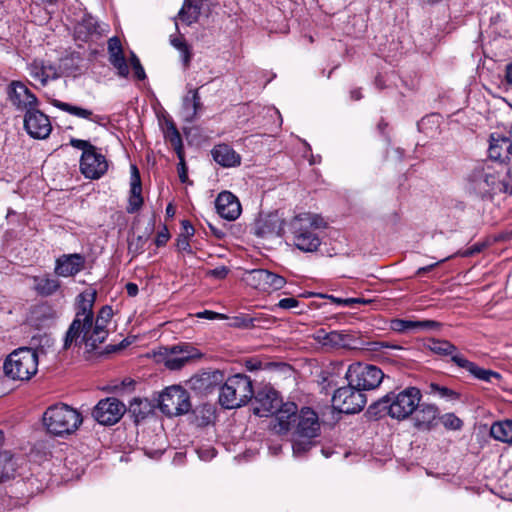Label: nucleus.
Here are the masks:
<instances>
[{"label": "nucleus", "instance_id": "nucleus-1", "mask_svg": "<svg viewBox=\"0 0 512 512\" xmlns=\"http://www.w3.org/2000/svg\"><path fill=\"white\" fill-rule=\"evenodd\" d=\"M95 293L84 292L78 296V309L74 320L70 324L64 338V349L72 344H84L87 353L96 350L108 336L107 325L113 316L110 306H104L93 320V303Z\"/></svg>", "mask_w": 512, "mask_h": 512}, {"label": "nucleus", "instance_id": "nucleus-2", "mask_svg": "<svg viewBox=\"0 0 512 512\" xmlns=\"http://www.w3.org/2000/svg\"><path fill=\"white\" fill-rule=\"evenodd\" d=\"M465 191L482 200H491L501 193L512 194V166L491 161L475 163L465 176Z\"/></svg>", "mask_w": 512, "mask_h": 512}, {"label": "nucleus", "instance_id": "nucleus-3", "mask_svg": "<svg viewBox=\"0 0 512 512\" xmlns=\"http://www.w3.org/2000/svg\"><path fill=\"white\" fill-rule=\"evenodd\" d=\"M422 395L418 388L408 387L400 392H390L368 409L369 413L381 416L387 413L391 418L404 420L419 406Z\"/></svg>", "mask_w": 512, "mask_h": 512}, {"label": "nucleus", "instance_id": "nucleus-4", "mask_svg": "<svg viewBox=\"0 0 512 512\" xmlns=\"http://www.w3.org/2000/svg\"><path fill=\"white\" fill-rule=\"evenodd\" d=\"M294 245L303 252H314L321 245L319 231L326 228L324 219L311 213L294 217L290 223Z\"/></svg>", "mask_w": 512, "mask_h": 512}, {"label": "nucleus", "instance_id": "nucleus-5", "mask_svg": "<svg viewBox=\"0 0 512 512\" xmlns=\"http://www.w3.org/2000/svg\"><path fill=\"white\" fill-rule=\"evenodd\" d=\"M82 422L81 413L63 403L48 407L43 414V425L54 436L73 434Z\"/></svg>", "mask_w": 512, "mask_h": 512}, {"label": "nucleus", "instance_id": "nucleus-6", "mask_svg": "<svg viewBox=\"0 0 512 512\" xmlns=\"http://www.w3.org/2000/svg\"><path fill=\"white\" fill-rule=\"evenodd\" d=\"M253 394L251 379L244 374H235L222 383L219 403L226 409L238 408L247 404Z\"/></svg>", "mask_w": 512, "mask_h": 512}, {"label": "nucleus", "instance_id": "nucleus-7", "mask_svg": "<svg viewBox=\"0 0 512 512\" xmlns=\"http://www.w3.org/2000/svg\"><path fill=\"white\" fill-rule=\"evenodd\" d=\"M3 368L13 380H29L38 371L37 352L28 347L18 348L7 357Z\"/></svg>", "mask_w": 512, "mask_h": 512}, {"label": "nucleus", "instance_id": "nucleus-8", "mask_svg": "<svg viewBox=\"0 0 512 512\" xmlns=\"http://www.w3.org/2000/svg\"><path fill=\"white\" fill-rule=\"evenodd\" d=\"M345 377L349 385L363 392L377 388L384 378V373L377 366L356 362L349 365Z\"/></svg>", "mask_w": 512, "mask_h": 512}, {"label": "nucleus", "instance_id": "nucleus-9", "mask_svg": "<svg viewBox=\"0 0 512 512\" xmlns=\"http://www.w3.org/2000/svg\"><path fill=\"white\" fill-rule=\"evenodd\" d=\"M159 408L167 416H179L191 408L188 392L180 386L166 388L159 396Z\"/></svg>", "mask_w": 512, "mask_h": 512}, {"label": "nucleus", "instance_id": "nucleus-10", "mask_svg": "<svg viewBox=\"0 0 512 512\" xmlns=\"http://www.w3.org/2000/svg\"><path fill=\"white\" fill-rule=\"evenodd\" d=\"M367 402L366 395L352 385L338 388L332 397L334 409L341 413L354 414L360 412Z\"/></svg>", "mask_w": 512, "mask_h": 512}, {"label": "nucleus", "instance_id": "nucleus-11", "mask_svg": "<svg viewBox=\"0 0 512 512\" xmlns=\"http://www.w3.org/2000/svg\"><path fill=\"white\" fill-rule=\"evenodd\" d=\"M243 279L247 285L263 292L280 290L286 284V279L284 277L266 269H253L247 271Z\"/></svg>", "mask_w": 512, "mask_h": 512}, {"label": "nucleus", "instance_id": "nucleus-12", "mask_svg": "<svg viewBox=\"0 0 512 512\" xmlns=\"http://www.w3.org/2000/svg\"><path fill=\"white\" fill-rule=\"evenodd\" d=\"M126 406L117 398L100 400L92 411L93 418L101 425H114L124 415Z\"/></svg>", "mask_w": 512, "mask_h": 512}, {"label": "nucleus", "instance_id": "nucleus-13", "mask_svg": "<svg viewBox=\"0 0 512 512\" xmlns=\"http://www.w3.org/2000/svg\"><path fill=\"white\" fill-rule=\"evenodd\" d=\"M24 128L34 139H46L52 131L49 117L36 107L26 111Z\"/></svg>", "mask_w": 512, "mask_h": 512}, {"label": "nucleus", "instance_id": "nucleus-14", "mask_svg": "<svg viewBox=\"0 0 512 512\" xmlns=\"http://www.w3.org/2000/svg\"><path fill=\"white\" fill-rule=\"evenodd\" d=\"M108 170V162L103 154L97 151V148L90 152L82 153L80 159V171L89 179H99Z\"/></svg>", "mask_w": 512, "mask_h": 512}, {"label": "nucleus", "instance_id": "nucleus-15", "mask_svg": "<svg viewBox=\"0 0 512 512\" xmlns=\"http://www.w3.org/2000/svg\"><path fill=\"white\" fill-rule=\"evenodd\" d=\"M281 404L282 399L278 393L270 387H264L254 396L253 413L259 417H267L274 414Z\"/></svg>", "mask_w": 512, "mask_h": 512}, {"label": "nucleus", "instance_id": "nucleus-16", "mask_svg": "<svg viewBox=\"0 0 512 512\" xmlns=\"http://www.w3.org/2000/svg\"><path fill=\"white\" fill-rule=\"evenodd\" d=\"M314 339L327 349H357V340L350 334L340 331L319 329L314 333Z\"/></svg>", "mask_w": 512, "mask_h": 512}, {"label": "nucleus", "instance_id": "nucleus-17", "mask_svg": "<svg viewBox=\"0 0 512 512\" xmlns=\"http://www.w3.org/2000/svg\"><path fill=\"white\" fill-rule=\"evenodd\" d=\"M11 104L21 111H28L38 105L37 97L21 81H12L7 87Z\"/></svg>", "mask_w": 512, "mask_h": 512}, {"label": "nucleus", "instance_id": "nucleus-18", "mask_svg": "<svg viewBox=\"0 0 512 512\" xmlns=\"http://www.w3.org/2000/svg\"><path fill=\"white\" fill-rule=\"evenodd\" d=\"M274 414L273 429L276 433L285 434L292 429L295 430L299 414L298 407L295 403H282Z\"/></svg>", "mask_w": 512, "mask_h": 512}, {"label": "nucleus", "instance_id": "nucleus-19", "mask_svg": "<svg viewBox=\"0 0 512 512\" xmlns=\"http://www.w3.org/2000/svg\"><path fill=\"white\" fill-rule=\"evenodd\" d=\"M320 423L315 411L302 408L298 414L294 433L298 438H315L319 435Z\"/></svg>", "mask_w": 512, "mask_h": 512}, {"label": "nucleus", "instance_id": "nucleus-20", "mask_svg": "<svg viewBox=\"0 0 512 512\" xmlns=\"http://www.w3.org/2000/svg\"><path fill=\"white\" fill-rule=\"evenodd\" d=\"M413 414L414 426L419 431H431L439 423V409L434 404L419 403Z\"/></svg>", "mask_w": 512, "mask_h": 512}, {"label": "nucleus", "instance_id": "nucleus-21", "mask_svg": "<svg viewBox=\"0 0 512 512\" xmlns=\"http://www.w3.org/2000/svg\"><path fill=\"white\" fill-rule=\"evenodd\" d=\"M489 161L494 164H502L512 159V141L509 137L492 133L488 149Z\"/></svg>", "mask_w": 512, "mask_h": 512}, {"label": "nucleus", "instance_id": "nucleus-22", "mask_svg": "<svg viewBox=\"0 0 512 512\" xmlns=\"http://www.w3.org/2000/svg\"><path fill=\"white\" fill-rule=\"evenodd\" d=\"M101 34L102 30L97 20L90 15L84 16L74 27V39L79 46L96 41Z\"/></svg>", "mask_w": 512, "mask_h": 512}, {"label": "nucleus", "instance_id": "nucleus-23", "mask_svg": "<svg viewBox=\"0 0 512 512\" xmlns=\"http://www.w3.org/2000/svg\"><path fill=\"white\" fill-rule=\"evenodd\" d=\"M215 206L217 213L228 221L236 220L242 212L238 198L229 191H223L217 196Z\"/></svg>", "mask_w": 512, "mask_h": 512}, {"label": "nucleus", "instance_id": "nucleus-24", "mask_svg": "<svg viewBox=\"0 0 512 512\" xmlns=\"http://www.w3.org/2000/svg\"><path fill=\"white\" fill-rule=\"evenodd\" d=\"M255 235L268 238L282 236L284 233V221L277 213H271L260 217L255 223Z\"/></svg>", "mask_w": 512, "mask_h": 512}, {"label": "nucleus", "instance_id": "nucleus-25", "mask_svg": "<svg viewBox=\"0 0 512 512\" xmlns=\"http://www.w3.org/2000/svg\"><path fill=\"white\" fill-rule=\"evenodd\" d=\"M27 69L30 77L38 82L41 87H45L49 81L60 77L58 68L43 60H34L28 65Z\"/></svg>", "mask_w": 512, "mask_h": 512}, {"label": "nucleus", "instance_id": "nucleus-26", "mask_svg": "<svg viewBox=\"0 0 512 512\" xmlns=\"http://www.w3.org/2000/svg\"><path fill=\"white\" fill-rule=\"evenodd\" d=\"M224 382V374L220 370L204 371L193 376L190 380L194 390L200 393H211L215 388L221 387Z\"/></svg>", "mask_w": 512, "mask_h": 512}, {"label": "nucleus", "instance_id": "nucleus-27", "mask_svg": "<svg viewBox=\"0 0 512 512\" xmlns=\"http://www.w3.org/2000/svg\"><path fill=\"white\" fill-rule=\"evenodd\" d=\"M84 266L83 255L78 253L62 255L56 260L55 273L61 277H70L82 271Z\"/></svg>", "mask_w": 512, "mask_h": 512}, {"label": "nucleus", "instance_id": "nucleus-28", "mask_svg": "<svg viewBox=\"0 0 512 512\" xmlns=\"http://www.w3.org/2000/svg\"><path fill=\"white\" fill-rule=\"evenodd\" d=\"M109 62L117 69L118 75L127 77L129 67L123 54L121 41L118 37H112L108 40Z\"/></svg>", "mask_w": 512, "mask_h": 512}, {"label": "nucleus", "instance_id": "nucleus-29", "mask_svg": "<svg viewBox=\"0 0 512 512\" xmlns=\"http://www.w3.org/2000/svg\"><path fill=\"white\" fill-rule=\"evenodd\" d=\"M214 161L224 168L237 167L241 164V156L228 144L215 145L211 150Z\"/></svg>", "mask_w": 512, "mask_h": 512}, {"label": "nucleus", "instance_id": "nucleus-30", "mask_svg": "<svg viewBox=\"0 0 512 512\" xmlns=\"http://www.w3.org/2000/svg\"><path fill=\"white\" fill-rule=\"evenodd\" d=\"M455 364L458 367L467 370L475 378L485 382H492L493 379L501 378V375L498 372H495L490 369L481 368L474 362H471L468 359H466L465 357H456Z\"/></svg>", "mask_w": 512, "mask_h": 512}, {"label": "nucleus", "instance_id": "nucleus-31", "mask_svg": "<svg viewBox=\"0 0 512 512\" xmlns=\"http://www.w3.org/2000/svg\"><path fill=\"white\" fill-rule=\"evenodd\" d=\"M202 109V103L198 89H190L182 101V114L186 122L192 123L196 120L199 111Z\"/></svg>", "mask_w": 512, "mask_h": 512}, {"label": "nucleus", "instance_id": "nucleus-32", "mask_svg": "<svg viewBox=\"0 0 512 512\" xmlns=\"http://www.w3.org/2000/svg\"><path fill=\"white\" fill-rule=\"evenodd\" d=\"M16 458L9 451L0 452V482H4L14 478L19 463Z\"/></svg>", "mask_w": 512, "mask_h": 512}, {"label": "nucleus", "instance_id": "nucleus-33", "mask_svg": "<svg viewBox=\"0 0 512 512\" xmlns=\"http://www.w3.org/2000/svg\"><path fill=\"white\" fill-rule=\"evenodd\" d=\"M202 8V0H185L178 13V19L186 25L197 22Z\"/></svg>", "mask_w": 512, "mask_h": 512}, {"label": "nucleus", "instance_id": "nucleus-34", "mask_svg": "<svg viewBox=\"0 0 512 512\" xmlns=\"http://www.w3.org/2000/svg\"><path fill=\"white\" fill-rule=\"evenodd\" d=\"M427 348L438 355L441 356H451V361L455 364L456 357H463L459 352L457 347L447 340L441 339H429L427 343Z\"/></svg>", "mask_w": 512, "mask_h": 512}, {"label": "nucleus", "instance_id": "nucleus-35", "mask_svg": "<svg viewBox=\"0 0 512 512\" xmlns=\"http://www.w3.org/2000/svg\"><path fill=\"white\" fill-rule=\"evenodd\" d=\"M54 106L60 109L61 111L69 113L70 115L76 116L78 118L87 119L94 123H101V121L103 120L102 116L94 115V113L89 109L75 106L66 102L55 101Z\"/></svg>", "mask_w": 512, "mask_h": 512}, {"label": "nucleus", "instance_id": "nucleus-36", "mask_svg": "<svg viewBox=\"0 0 512 512\" xmlns=\"http://www.w3.org/2000/svg\"><path fill=\"white\" fill-rule=\"evenodd\" d=\"M490 435L497 441L512 445V420L506 419L493 423Z\"/></svg>", "mask_w": 512, "mask_h": 512}, {"label": "nucleus", "instance_id": "nucleus-37", "mask_svg": "<svg viewBox=\"0 0 512 512\" xmlns=\"http://www.w3.org/2000/svg\"><path fill=\"white\" fill-rule=\"evenodd\" d=\"M33 281L35 290L42 296H49L55 293L60 287V282L58 279L47 275L35 276Z\"/></svg>", "mask_w": 512, "mask_h": 512}, {"label": "nucleus", "instance_id": "nucleus-38", "mask_svg": "<svg viewBox=\"0 0 512 512\" xmlns=\"http://www.w3.org/2000/svg\"><path fill=\"white\" fill-rule=\"evenodd\" d=\"M186 354L182 356H178V354H172L166 360V366L171 370L180 369L187 363L190 359L198 358L201 354L194 347H186Z\"/></svg>", "mask_w": 512, "mask_h": 512}, {"label": "nucleus", "instance_id": "nucleus-39", "mask_svg": "<svg viewBox=\"0 0 512 512\" xmlns=\"http://www.w3.org/2000/svg\"><path fill=\"white\" fill-rule=\"evenodd\" d=\"M164 137L171 144L176 154L184 153L181 135L173 122L167 123Z\"/></svg>", "mask_w": 512, "mask_h": 512}, {"label": "nucleus", "instance_id": "nucleus-40", "mask_svg": "<svg viewBox=\"0 0 512 512\" xmlns=\"http://www.w3.org/2000/svg\"><path fill=\"white\" fill-rule=\"evenodd\" d=\"M149 411V403L147 400L134 398L129 405V412L132 413L136 420L144 419Z\"/></svg>", "mask_w": 512, "mask_h": 512}, {"label": "nucleus", "instance_id": "nucleus-41", "mask_svg": "<svg viewBox=\"0 0 512 512\" xmlns=\"http://www.w3.org/2000/svg\"><path fill=\"white\" fill-rule=\"evenodd\" d=\"M313 438H299L295 439L292 444L293 455L299 457L309 451L313 446Z\"/></svg>", "mask_w": 512, "mask_h": 512}, {"label": "nucleus", "instance_id": "nucleus-42", "mask_svg": "<svg viewBox=\"0 0 512 512\" xmlns=\"http://www.w3.org/2000/svg\"><path fill=\"white\" fill-rule=\"evenodd\" d=\"M439 421L444 425L446 429L449 430H459L463 425L462 420L458 418L454 413H446L442 416H439Z\"/></svg>", "mask_w": 512, "mask_h": 512}, {"label": "nucleus", "instance_id": "nucleus-43", "mask_svg": "<svg viewBox=\"0 0 512 512\" xmlns=\"http://www.w3.org/2000/svg\"><path fill=\"white\" fill-rule=\"evenodd\" d=\"M392 330L396 332H406L408 330H418V321L395 319L391 322Z\"/></svg>", "mask_w": 512, "mask_h": 512}, {"label": "nucleus", "instance_id": "nucleus-44", "mask_svg": "<svg viewBox=\"0 0 512 512\" xmlns=\"http://www.w3.org/2000/svg\"><path fill=\"white\" fill-rule=\"evenodd\" d=\"M321 297H323V295H321ZM324 298H327V299L331 300L333 303H336L338 305L347 306V307H352L354 304H365V303H367V301L364 300L363 298H346V299H342V298L335 297L333 295H325Z\"/></svg>", "mask_w": 512, "mask_h": 512}, {"label": "nucleus", "instance_id": "nucleus-45", "mask_svg": "<svg viewBox=\"0 0 512 512\" xmlns=\"http://www.w3.org/2000/svg\"><path fill=\"white\" fill-rule=\"evenodd\" d=\"M366 349L369 351L377 352L382 351L384 349L401 350L402 348L398 345L391 344L385 341H372L367 343Z\"/></svg>", "mask_w": 512, "mask_h": 512}, {"label": "nucleus", "instance_id": "nucleus-46", "mask_svg": "<svg viewBox=\"0 0 512 512\" xmlns=\"http://www.w3.org/2000/svg\"><path fill=\"white\" fill-rule=\"evenodd\" d=\"M130 64L134 71V76L137 80H144L146 78V74L144 68L142 67L139 58L131 52Z\"/></svg>", "mask_w": 512, "mask_h": 512}, {"label": "nucleus", "instance_id": "nucleus-47", "mask_svg": "<svg viewBox=\"0 0 512 512\" xmlns=\"http://www.w3.org/2000/svg\"><path fill=\"white\" fill-rule=\"evenodd\" d=\"M431 389L434 393L438 394L441 398H447V399H457L459 396L458 394L444 386H439L437 384H432Z\"/></svg>", "mask_w": 512, "mask_h": 512}, {"label": "nucleus", "instance_id": "nucleus-48", "mask_svg": "<svg viewBox=\"0 0 512 512\" xmlns=\"http://www.w3.org/2000/svg\"><path fill=\"white\" fill-rule=\"evenodd\" d=\"M132 171H133V178H132V182H131L130 195L131 196H142L141 195L142 188H141L140 176H139L136 166H132Z\"/></svg>", "mask_w": 512, "mask_h": 512}, {"label": "nucleus", "instance_id": "nucleus-49", "mask_svg": "<svg viewBox=\"0 0 512 512\" xmlns=\"http://www.w3.org/2000/svg\"><path fill=\"white\" fill-rule=\"evenodd\" d=\"M229 325L234 328H249L253 326V319L248 316H236L231 319Z\"/></svg>", "mask_w": 512, "mask_h": 512}, {"label": "nucleus", "instance_id": "nucleus-50", "mask_svg": "<svg viewBox=\"0 0 512 512\" xmlns=\"http://www.w3.org/2000/svg\"><path fill=\"white\" fill-rule=\"evenodd\" d=\"M70 145L73 146L74 148L82 150V153L90 152V150L94 149V147H95L90 142H88L86 140L75 139V138H72L70 140Z\"/></svg>", "mask_w": 512, "mask_h": 512}, {"label": "nucleus", "instance_id": "nucleus-51", "mask_svg": "<svg viewBox=\"0 0 512 512\" xmlns=\"http://www.w3.org/2000/svg\"><path fill=\"white\" fill-rule=\"evenodd\" d=\"M179 158V164H178V174L179 179L182 183H185L188 180V173H187V166L184 159V153L177 154Z\"/></svg>", "mask_w": 512, "mask_h": 512}, {"label": "nucleus", "instance_id": "nucleus-52", "mask_svg": "<svg viewBox=\"0 0 512 512\" xmlns=\"http://www.w3.org/2000/svg\"><path fill=\"white\" fill-rule=\"evenodd\" d=\"M144 239L141 236H138L135 240L129 242L128 250L133 255H137L143 250Z\"/></svg>", "mask_w": 512, "mask_h": 512}, {"label": "nucleus", "instance_id": "nucleus-53", "mask_svg": "<svg viewBox=\"0 0 512 512\" xmlns=\"http://www.w3.org/2000/svg\"><path fill=\"white\" fill-rule=\"evenodd\" d=\"M442 324L434 320L418 321V330H439Z\"/></svg>", "mask_w": 512, "mask_h": 512}, {"label": "nucleus", "instance_id": "nucleus-54", "mask_svg": "<svg viewBox=\"0 0 512 512\" xmlns=\"http://www.w3.org/2000/svg\"><path fill=\"white\" fill-rule=\"evenodd\" d=\"M277 306L281 309L290 310L299 306V301L293 297L281 299Z\"/></svg>", "mask_w": 512, "mask_h": 512}, {"label": "nucleus", "instance_id": "nucleus-55", "mask_svg": "<svg viewBox=\"0 0 512 512\" xmlns=\"http://www.w3.org/2000/svg\"><path fill=\"white\" fill-rule=\"evenodd\" d=\"M142 204H143L142 196H131L130 195V197H129V206L127 208V211L129 213H134L137 210H139V208L142 206Z\"/></svg>", "mask_w": 512, "mask_h": 512}, {"label": "nucleus", "instance_id": "nucleus-56", "mask_svg": "<svg viewBox=\"0 0 512 512\" xmlns=\"http://www.w3.org/2000/svg\"><path fill=\"white\" fill-rule=\"evenodd\" d=\"M198 318H205L209 320H215V319H227V316L221 313H217L210 310H204L202 312H198L196 314Z\"/></svg>", "mask_w": 512, "mask_h": 512}, {"label": "nucleus", "instance_id": "nucleus-57", "mask_svg": "<svg viewBox=\"0 0 512 512\" xmlns=\"http://www.w3.org/2000/svg\"><path fill=\"white\" fill-rule=\"evenodd\" d=\"M229 273V269L226 266H219L207 272L208 276H212L217 279H224Z\"/></svg>", "mask_w": 512, "mask_h": 512}, {"label": "nucleus", "instance_id": "nucleus-58", "mask_svg": "<svg viewBox=\"0 0 512 512\" xmlns=\"http://www.w3.org/2000/svg\"><path fill=\"white\" fill-rule=\"evenodd\" d=\"M181 229H182V232L179 236L187 237L188 239H190L195 233L194 227L188 220L182 221Z\"/></svg>", "mask_w": 512, "mask_h": 512}, {"label": "nucleus", "instance_id": "nucleus-59", "mask_svg": "<svg viewBox=\"0 0 512 512\" xmlns=\"http://www.w3.org/2000/svg\"><path fill=\"white\" fill-rule=\"evenodd\" d=\"M177 248L181 252H187L189 254L192 253L190 242H189V239L187 237L178 236Z\"/></svg>", "mask_w": 512, "mask_h": 512}, {"label": "nucleus", "instance_id": "nucleus-60", "mask_svg": "<svg viewBox=\"0 0 512 512\" xmlns=\"http://www.w3.org/2000/svg\"><path fill=\"white\" fill-rule=\"evenodd\" d=\"M169 232H168V229L166 227H164L161 231H159L157 233V236H156V239H155V243L158 247L160 246H163L167 243V241L169 240Z\"/></svg>", "mask_w": 512, "mask_h": 512}, {"label": "nucleus", "instance_id": "nucleus-61", "mask_svg": "<svg viewBox=\"0 0 512 512\" xmlns=\"http://www.w3.org/2000/svg\"><path fill=\"white\" fill-rule=\"evenodd\" d=\"M198 455L201 460L209 461L213 459L216 455V451L214 448L208 447L198 450Z\"/></svg>", "mask_w": 512, "mask_h": 512}, {"label": "nucleus", "instance_id": "nucleus-62", "mask_svg": "<svg viewBox=\"0 0 512 512\" xmlns=\"http://www.w3.org/2000/svg\"><path fill=\"white\" fill-rule=\"evenodd\" d=\"M181 61L183 62L185 67H188L190 65L191 61V50L190 47L187 45L181 50H179Z\"/></svg>", "mask_w": 512, "mask_h": 512}, {"label": "nucleus", "instance_id": "nucleus-63", "mask_svg": "<svg viewBox=\"0 0 512 512\" xmlns=\"http://www.w3.org/2000/svg\"><path fill=\"white\" fill-rule=\"evenodd\" d=\"M448 258H449V257H446V258H444V259H442V260H440V261H438V262H436V263H433V264H430V265H427V266H424V267H420V268L417 270L416 274H417L418 276L423 275V274H425V273H427V272L431 271L432 269H434V268H435L439 263H442V262L446 261Z\"/></svg>", "mask_w": 512, "mask_h": 512}, {"label": "nucleus", "instance_id": "nucleus-64", "mask_svg": "<svg viewBox=\"0 0 512 512\" xmlns=\"http://www.w3.org/2000/svg\"><path fill=\"white\" fill-rule=\"evenodd\" d=\"M126 292L130 297H135L139 292L137 284L132 283V282L127 283L126 284Z\"/></svg>", "mask_w": 512, "mask_h": 512}]
</instances>
